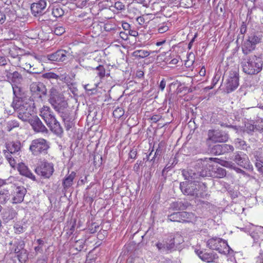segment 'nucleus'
<instances>
[{"instance_id": "obj_1", "label": "nucleus", "mask_w": 263, "mask_h": 263, "mask_svg": "<svg viewBox=\"0 0 263 263\" xmlns=\"http://www.w3.org/2000/svg\"><path fill=\"white\" fill-rule=\"evenodd\" d=\"M210 161H214L222 165L228 166V162L217 158L200 159L196 161L194 165L195 170H189L182 171V175L185 179L192 181V180L198 178L199 176L204 177L213 175L210 171L211 166L210 165Z\"/></svg>"}, {"instance_id": "obj_2", "label": "nucleus", "mask_w": 263, "mask_h": 263, "mask_svg": "<svg viewBox=\"0 0 263 263\" xmlns=\"http://www.w3.org/2000/svg\"><path fill=\"white\" fill-rule=\"evenodd\" d=\"M262 59L254 54L243 58L241 62L243 71L248 74L258 73L262 70Z\"/></svg>"}, {"instance_id": "obj_3", "label": "nucleus", "mask_w": 263, "mask_h": 263, "mask_svg": "<svg viewBox=\"0 0 263 263\" xmlns=\"http://www.w3.org/2000/svg\"><path fill=\"white\" fill-rule=\"evenodd\" d=\"M49 92L48 101L56 111L62 113L67 109L68 104L55 87H52Z\"/></svg>"}, {"instance_id": "obj_4", "label": "nucleus", "mask_w": 263, "mask_h": 263, "mask_svg": "<svg viewBox=\"0 0 263 263\" xmlns=\"http://www.w3.org/2000/svg\"><path fill=\"white\" fill-rule=\"evenodd\" d=\"M28 100L20 102H12V106L17 112V117L23 121H29L30 120L32 109L30 106L27 102Z\"/></svg>"}, {"instance_id": "obj_5", "label": "nucleus", "mask_w": 263, "mask_h": 263, "mask_svg": "<svg viewBox=\"0 0 263 263\" xmlns=\"http://www.w3.org/2000/svg\"><path fill=\"white\" fill-rule=\"evenodd\" d=\"M48 142L43 138L33 140L29 146L31 154L35 156L46 155L49 148Z\"/></svg>"}, {"instance_id": "obj_6", "label": "nucleus", "mask_w": 263, "mask_h": 263, "mask_svg": "<svg viewBox=\"0 0 263 263\" xmlns=\"http://www.w3.org/2000/svg\"><path fill=\"white\" fill-rule=\"evenodd\" d=\"M206 245L210 249L216 250L220 254H227L230 252V247L227 241L219 237H214L209 239Z\"/></svg>"}, {"instance_id": "obj_7", "label": "nucleus", "mask_w": 263, "mask_h": 263, "mask_svg": "<svg viewBox=\"0 0 263 263\" xmlns=\"http://www.w3.org/2000/svg\"><path fill=\"white\" fill-rule=\"evenodd\" d=\"M206 186L203 183L198 182H181L180 184V188L184 195L191 196H198V192L201 189L205 191Z\"/></svg>"}, {"instance_id": "obj_8", "label": "nucleus", "mask_w": 263, "mask_h": 263, "mask_svg": "<svg viewBox=\"0 0 263 263\" xmlns=\"http://www.w3.org/2000/svg\"><path fill=\"white\" fill-rule=\"evenodd\" d=\"M54 171L53 164L45 160L39 163L35 169L36 174L44 179H49Z\"/></svg>"}, {"instance_id": "obj_9", "label": "nucleus", "mask_w": 263, "mask_h": 263, "mask_svg": "<svg viewBox=\"0 0 263 263\" xmlns=\"http://www.w3.org/2000/svg\"><path fill=\"white\" fill-rule=\"evenodd\" d=\"M32 96L34 98L42 99L47 95V90L46 86L41 82H33L30 86Z\"/></svg>"}, {"instance_id": "obj_10", "label": "nucleus", "mask_w": 263, "mask_h": 263, "mask_svg": "<svg viewBox=\"0 0 263 263\" xmlns=\"http://www.w3.org/2000/svg\"><path fill=\"white\" fill-rule=\"evenodd\" d=\"M71 53L69 50L59 49L57 51L49 54L47 55V59L52 62H63L71 56Z\"/></svg>"}, {"instance_id": "obj_11", "label": "nucleus", "mask_w": 263, "mask_h": 263, "mask_svg": "<svg viewBox=\"0 0 263 263\" xmlns=\"http://www.w3.org/2000/svg\"><path fill=\"white\" fill-rule=\"evenodd\" d=\"M239 85V74L236 71H231L226 84V91L230 93L235 90Z\"/></svg>"}, {"instance_id": "obj_12", "label": "nucleus", "mask_w": 263, "mask_h": 263, "mask_svg": "<svg viewBox=\"0 0 263 263\" xmlns=\"http://www.w3.org/2000/svg\"><path fill=\"white\" fill-rule=\"evenodd\" d=\"M229 139V135L224 132L218 130H209L208 140L214 142H224Z\"/></svg>"}, {"instance_id": "obj_13", "label": "nucleus", "mask_w": 263, "mask_h": 263, "mask_svg": "<svg viewBox=\"0 0 263 263\" xmlns=\"http://www.w3.org/2000/svg\"><path fill=\"white\" fill-rule=\"evenodd\" d=\"M233 160L244 168L249 170L252 168L248 156L242 152L235 153Z\"/></svg>"}, {"instance_id": "obj_14", "label": "nucleus", "mask_w": 263, "mask_h": 263, "mask_svg": "<svg viewBox=\"0 0 263 263\" xmlns=\"http://www.w3.org/2000/svg\"><path fill=\"white\" fill-rule=\"evenodd\" d=\"M40 116L43 119L47 125H50L52 121H55L56 119L51 108L47 106H44L40 109Z\"/></svg>"}, {"instance_id": "obj_15", "label": "nucleus", "mask_w": 263, "mask_h": 263, "mask_svg": "<svg viewBox=\"0 0 263 263\" xmlns=\"http://www.w3.org/2000/svg\"><path fill=\"white\" fill-rule=\"evenodd\" d=\"M48 0H39L31 5V10L34 16L40 15L44 13L47 6Z\"/></svg>"}, {"instance_id": "obj_16", "label": "nucleus", "mask_w": 263, "mask_h": 263, "mask_svg": "<svg viewBox=\"0 0 263 263\" xmlns=\"http://www.w3.org/2000/svg\"><path fill=\"white\" fill-rule=\"evenodd\" d=\"M28 122L36 133H47L48 132L47 128L37 117H33Z\"/></svg>"}, {"instance_id": "obj_17", "label": "nucleus", "mask_w": 263, "mask_h": 263, "mask_svg": "<svg viewBox=\"0 0 263 263\" xmlns=\"http://www.w3.org/2000/svg\"><path fill=\"white\" fill-rule=\"evenodd\" d=\"M26 192V189L23 186L15 187L13 190V203H18L22 202L24 200Z\"/></svg>"}, {"instance_id": "obj_18", "label": "nucleus", "mask_w": 263, "mask_h": 263, "mask_svg": "<svg viewBox=\"0 0 263 263\" xmlns=\"http://www.w3.org/2000/svg\"><path fill=\"white\" fill-rule=\"evenodd\" d=\"M63 7L62 4L59 3H54L48 7V10L51 12L52 15L55 18H59L62 17L64 14Z\"/></svg>"}, {"instance_id": "obj_19", "label": "nucleus", "mask_w": 263, "mask_h": 263, "mask_svg": "<svg viewBox=\"0 0 263 263\" xmlns=\"http://www.w3.org/2000/svg\"><path fill=\"white\" fill-rule=\"evenodd\" d=\"M12 86L13 95L14 96L13 102H16L18 101L22 102L28 100L26 98L24 93L23 92L22 89L20 86L16 85H12Z\"/></svg>"}, {"instance_id": "obj_20", "label": "nucleus", "mask_w": 263, "mask_h": 263, "mask_svg": "<svg viewBox=\"0 0 263 263\" xmlns=\"http://www.w3.org/2000/svg\"><path fill=\"white\" fill-rule=\"evenodd\" d=\"M64 123V126L67 130H69L73 125V123L70 117V113L67 109L63 111L62 113H59Z\"/></svg>"}, {"instance_id": "obj_21", "label": "nucleus", "mask_w": 263, "mask_h": 263, "mask_svg": "<svg viewBox=\"0 0 263 263\" xmlns=\"http://www.w3.org/2000/svg\"><path fill=\"white\" fill-rule=\"evenodd\" d=\"M9 244L11 246V251L14 252L15 253H19L20 251L25 249V243L21 238L15 239L13 242H11Z\"/></svg>"}, {"instance_id": "obj_22", "label": "nucleus", "mask_w": 263, "mask_h": 263, "mask_svg": "<svg viewBox=\"0 0 263 263\" xmlns=\"http://www.w3.org/2000/svg\"><path fill=\"white\" fill-rule=\"evenodd\" d=\"M6 148L10 154H17L21 150V143L18 141L10 142L6 144Z\"/></svg>"}, {"instance_id": "obj_23", "label": "nucleus", "mask_w": 263, "mask_h": 263, "mask_svg": "<svg viewBox=\"0 0 263 263\" xmlns=\"http://www.w3.org/2000/svg\"><path fill=\"white\" fill-rule=\"evenodd\" d=\"M76 177V173L73 171L65 177L62 182V185L65 190H67L73 184V180Z\"/></svg>"}, {"instance_id": "obj_24", "label": "nucleus", "mask_w": 263, "mask_h": 263, "mask_svg": "<svg viewBox=\"0 0 263 263\" xmlns=\"http://www.w3.org/2000/svg\"><path fill=\"white\" fill-rule=\"evenodd\" d=\"M47 126L49 127L51 130L58 136L61 137L62 136L63 129L56 119H55V121H52V123Z\"/></svg>"}, {"instance_id": "obj_25", "label": "nucleus", "mask_w": 263, "mask_h": 263, "mask_svg": "<svg viewBox=\"0 0 263 263\" xmlns=\"http://www.w3.org/2000/svg\"><path fill=\"white\" fill-rule=\"evenodd\" d=\"M199 256L202 260L207 262H214L218 258L217 254L214 252L201 253Z\"/></svg>"}, {"instance_id": "obj_26", "label": "nucleus", "mask_w": 263, "mask_h": 263, "mask_svg": "<svg viewBox=\"0 0 263 263\" xmlns=\"http://www.w3.org/2000/svg\"><path fill=\"white\" fill-rule=\"evenodd\" d=\"M211 166L210 167V171L213 175H210V176H214L216 178H222L226 176V171L225 169L222 167H217L214 168L213 166L210 164Z\"/></svg>"}, {"instance_id": "obj_27", "label": "nucleus", "mask_w": 263, "mask_h": 263, "mask_svg": "<svg viewBox=\"0 0 263 263\" xmlns=\"http://www.w3.org/2000/svg\"><path fill=\"white\" fill-rule=\"evenodd\" d=\"M18 171L21 175L30 178L33 180H35V176L31 172L27 166L25 165L24 164L19 165Z\"/></svg>"}, {"instance_id": "obj_28", "label": "nucleus", "mask_w": 263, "mask_h": 263, "mask_svg": "<svg viewBox=\"0 0 263 263\" xmlns=\"http://www.w3.org/2000/svg\"><path fill=\"white\" fill-rule=\"evenodd\" d=\"M255 47L256 46L251 42L250 40L247 39L244 41L242 45V51L243 54L247 55L254 50Z\"/></svg>"}, {"instance_id": "obj_29", "label": "nucleus", "mask_w": 263, "mask_h": 263, "mask_svg": "<svg viewBox=\"0 0 263 263\" xmlns=\"http://www.w3.org/2000/svg\"><path fill=\"white\" fill-rule=\"evenodd\" d=\"M7 78L13 82H20L23 78L22 75L17 71H14L12 73L6 70Z\"/></svg>"}, {"instance_id": "obj_30", "label": "nucleus", "mask_w": 263, "mask_h": 263, "mask_svg": "<svg viewBox=\"0 0 263 263\" xmlns=\"http://www.w3.org/2000/svg\"><path fill=\"white\" fill-rule=\"evenodd\" d=\"M196 217L193 213L181 212V222H192L195 220Z\"/></svg>"}, {"instance_id": "obj_31", "label": "nucleus", "mask_w": 263, "mask_h": 263, "mask_svg": "<svg viewBox=\"0 0 263 263\" xmlns=\"http://www.w3.org/2000/svg\"><path fill=\"white\" fill-rule=\"evenodd\" d=\"M177 237L179 239H181V237L179 235H177L176 236L172 234L169 235L168 238L165 241V244L166 245L167 250H172L175 247V243H176L175 239L177 238Z\"/></svg>"}, {"instance_id": "obj_32", "label": "nucleus", "mask_w": 263, "mask_h": 263, "mask_svg": "<svg viewBox=\"0 0 263 263\" xmlns=\"http://www.w3.org/2000/svg\"><path fill=\"white\" fill-rule=\"evenodd\" d=\"M15 215L16 212L12 209H8L3 213V219L7 222L13 219Z\"/></svg>"}, {"instance_id": "obj_33", "label": "nucleus", "mask_w": 263, "mask_h": 263, "mask_svg": "<svg viewBox=\"0 0 263 263\" xmlns=\"http://www.w3.org/2000/svg\"><path fill=\"white\" fill-rule=\"evenodd\" d=\"M262 35L258 32L251 34L248 37V40L251 41L255 46L261 42Z\"/></svg>"}, {"instance_id": "obj_34", "label": "nucleus", "mask_w": 263, "mask_h": 263, "mask_svg": "<svg viewBox=\"0 0 263 263\" xmlns=\"http://www.w3.org/2000/svg\"><path fill=\"white\" fill-rule=\"evenodd\" d=\"M191 204L187 201H177L173 203V208L175 210H184Z\"/></svg>"}, {"instance_id": "obj_35", "label": "nucleus", "mask_w": 263, "mask_h": 263, "mask_svg": "<svg viewBox=\"0 0 263 263\" xmlns=\"http://www.w3.org/2000/svg\"><path fill=\"white\" fill-rule=\"evenodd\" d=\"M28 57H18L19 61L20 64L24 66V69H26L27 71L30 73H36V72L35 71H29V69L31 68L32 66L30 63H28L27 62Z\"/></svg>"}, {"instance_id": "obj_36", "label": "nucleus", "mask_w": 263, "mask_h": 263, "mask_svg": "<svg viewBox=\"0 0 263 263\" xmlns=\"http://www.w3.org/2000/svg\"><path fill=\"white\" fill-rule=\"evenodd\" d=\"M150 52L145 50H136L134 51L132 55L135 58L142 59L148 57Z\"/></svg>"}, {"instance_id": "obj_37", "label": "nucleus", "mask_w": 263, "mask_h": 263, "mask_svg": "<svg viewBox=\"0 0 263 263\" xmlns=\"http://www.w3.org/2000/svg\"><path fill=\"white\" fill-rule=\"evenodd\" d=\"M15 254H17V257L21 263H25L28 259V253L26 249L20 251L19 253H16Z\"/></svg>"}, {"instance_id": "obj_38", "label": "nucleus", "mask_w": 263, "mask_h": 263, "mask_svg": "<svg viewBox=\"0 0 263 263\" xmlns=\"http://www.w3.org/2000/svg\"><path fill=\"white\" fill-rule=\"evenodd\" d=\"M104 29L107 32H116L119 30V28L117 26L115 23L108 22L104 25Z\"/></svg>"}, {"instance_id": "obj_39", "label": "nucleus", "mask_w": 263, "mask_h": 263, "mask_svg": "<svg viewBox=\"0 0 263 263\" xmlns=\"http://www.w3.org/2000/svg\"><path fill=\"white\" fill-rule=\"evenodd\" d=\"M234 144L236 148L247 150V145L246 142L241 138H236L234 140Z\"/></svg>"}, {"instance_id": "obj_40", "label": "nucleus", "mask_w": 263, "mask_h": 263, "mask_svg": "<svg viewBox=\"0 0 263 263\" xmlns=\"http://www.w3.org/2000/svg\"><path fill=\"white\" fill-rule=\"evenodd\" d=\"M254 123L252 121L247 122L245 124V132L249 134L252 135L253 132L256 130V125H254Z\"/></svg>"}, {"instance_id": "obj_41", "label": "nucleus", "mask_w": 263, "mask_h": 263, "mask_svg": "<svg viewBox=\"0 0 263 263\" xmlns=\"http://www.w3.org/2000/svg\"><path fill=\"white\" fill-rule=\"evenodd\" d=\"M168 219L171 221L181 222V212H174L168 215Z\"/></svg>"}, {"instance_id": "obj_42", "label": "nucleus", "mask_w": 263, "mask_h": 263, "mask_svg": "<svg viewBox=\"0 0 263 263\" xmlns=\"http://www.w3.org/2000/svg\"><path fill=\"white\" fill-rule=\"evenodd\" d=\"M221 146L222 154L233 152L234 151V147L233 145L223 144H221Z\"/></svg>"}, {"instance_id": "obj_43", "label": "nucleus", "mask_w": 263, "mask_h": 263, "mask_svg": "<svg viewBox=\"0 0 263 263\" xmlns=\"http://www.w3.org/2000/svg\"><path fill=\"white\" fill-rule=\"evenodd\" d=\"M19 126L18 122L16 120H11L8 122L7 124V130L10 132L15 127Z\"/></svg>"}, {"instance_id": "obj_44", "label": "nucleus", "mask_w": 263, "mask_h": 263, "mask_svg": "<svg viewBox=\"0 0 263 263\" xmlns=\"http://www.w3.org/2000/svg\"><path fill=\"white\" fill-rule=\"evenodd\" d=\"M43 77L45 79L51 80L55 79L58 80L59 78V76L53 72H47L43 74Z\"/></svg>"}, {"instance_id": "obj_45", "label": "nucleus", "mask_w": 263, "mask_h": 263, "mask_svg": "<svg viewBox=\"0 0 263 263\" xmlns=\"http://www.w3.org/2000/svg\"><path fill=\"white\" fill-rule=\"evenodd\" d=\"M96 70L98 71L97 75L101 78H103L105 75V69L103 66L99 65L96 68Z\"/></svg>"}, {"instance_id": "obj_46", "label": "nucleus", "mask_w": 263, "mask_h": 263, "mask_svg": "<svg viewBox=\"0 0 263 263\" xmlns=\"http://www.w3.org/2000/svg\"><path fill=\"white\" fill-rule=\"evenodd\" d=\"M14 229L15 230V233L17 234L23 233L25 230V228L20 223H15L14 225Z\"/></svg>"}, {"instance_id": "obj_47", "label": "nucleus", "mask_w": 263, "mask_h": 263, "mask_svg": "<svg viewBox=\"0 0 263 263\" xmlns=\"http://www.w3.org/2000/svg\"><path fill=\"white\" fill-rule=\"evenodd\" d=\"M212 152L216 155H222L221 144L214 145L212 149Z\"/></svg>"}, {"instance_id": "obj_48", "label": "nucleus", "mask_w": 263, "mask_h": 263, "mask_svg": "<svg viewBox=\"0 0 263 263\" xmlns=\"http://www.w3.org/2000/svg\"><path fill=\"white\" fill-rule=\"evenodd\" d=\"M124 115V111L121 108H117L113 111V116L116 118H120Z\"/></svg>"}, {"instance_id": "obj_49", "label": "nucleus", "mask_w": 263, "mask_h": 263, "mask_svg": "<svg viewBox=\"0 0 263 263\" xmlns=\"http://www.w3.org/2000/svg\"><path fill=\"white\" fill-rule=\"evenodd\" d=\"M157 249L161 252L167 251L165 242H158L156 244Z\"/></svg>"}, {"instance_id": "obj_50", "label": "nucleus", "mask_w": 263, "mask_h": 263, "mask_svg": "<svg viewBox=\"0 0 263 263\" xmlns=\"http://www.w3.org/2000/svg\"><path fill=\"white\" fill-rule=\"evenodd\" d=\"M65 31V28L62 26H58L54 30V34L57 35H62Z\"/></svg>"}, {"instance_id": "obj_51", "label": "nucleus", "mask_w": 263, "mask_h": 263, "mask_svg": "<svg viewBox=\"0 0 263 263\" xmlns=\"http://www.w3.org/2000/svg\"><path fill=\"white\" fill-rule=\"evenodd\" d=\"M168 30V27L165 24L160 25L158 28V31L160 33H163Z\"/></svg>"}, {"instance_id": "obj_52", "label": "nucleus", "mask_w": 263, "mask_h": 263, "mask_svg": "<svg viewBox=\"0 0 263 263\" xmlns=\"http://www.w3.org/2000/svg\"><path fill=\"white\" fill-rule=\"evenodd\" d=\"M4 153L5 154L6 158L9 161L10 165H12L14 163V161L13 159H12L9 152H7V151L6 150H4Z\"/></svg>"}, {"instance_id": "obj_53", "label": "nucleus", "mask_w": 263, "mask_h": 263, "mask_svg": "<svg viewBox=\"0 0 263 263\" xmlns=\"http://www.w3.org/2000/svg\"><path fill=\"white\" fill-rule=\"evenodd\" d=\"M114 7L118 10H123L125 8L124 5H123L122 2L119 1H118L115 3Z\"/></svg>"}, {"instance_id": "obj_54", "label": "nucleus", "mask_w": 263, "mask_h": 263, "mask_svg": "<svg viewBox=\"0 0 263 263\" xmlns=\"http://www.w3.org/2000/svg\"><path fill=\"white\" fill-rule=\"evenodd\" d=\"M255 157L257 161L263 163V150H261L259 153L256 152Z\"/></svg>"}, {"instance_id": "obj_55", "label": "nucleus", "mask_w": 263, "mask_h": 263, "mask_svg": "<svg viewBox=\"0 0 263 263\" xmlns=\"http://www.w3.org/2000/svg\"><path fill=\"white\" fill-rule=\"evenodd\" d=\"M9 199V196L7 194L0 193V202L1 203H4Z\"/></svg>"}, {"instance_id": "obj_56", "label": "nucleus", "mask_w": 263, "mask_h": 263, "mask_svg": "<svg viewBox=\"0 0 263 263\" xmlns=\"http://www.w3.org/2000/svg\"><path fill=\"white\" fill-rule=\"evenodd\" d=\"M247 30V25H246V23L244 22H243L241 25L240 30V33L242 35V38H243V37H244L243 35L246 33Z\"/></svg>"}, {"instance_id": "obj_57", "label": "nucleus", "mask_w": 263, "mask_h": 263, "mask_svg": "<svg viewBox=\"0 0 263 263\" xmlns=\"http://www.w3.org/2000/svg\"><path fill=\"white\" fill-rule=\"evenodd\" d=\"M9 59L4 56H0V66H5L7 64Z\"/></svg>"}, {"instance_id": "obj_58", "label": "nucleus", "mask_w": 263, "mask_h": 263, "mask_svg": "<svg viewBox=\"0 0 263 263\" xmlns=\"http://www.w3.org/2000/svg\"><path fill=\"white\" fill-rule=\"evenodd\" d=\"M255 263H263V252L260 253L259 256L256 258Z\"/></svg>"}, {"instance_id": "obj_59", "label": "nucleus", "mask_w": 263, "mask_h": 263, "mask_svg": "<svg viewBox=\"0 0 263 263\" xmlns=\"http://www.w3.org/2000/svg\"><path fill=\"white\" fill-rule=\"evenodd\" d=\"M137 156V151L136 149H132L129 153V157L131 159H135Z\"/></svg>"}, {"instance_id": "obj_60", "label": "nucleus", "mask_w": 263, "mask_h": 263, "mask_svg": "<svg viewBox=\"0 0 263 263\" xmlns=\"http://www.w3.org/2000/svg\"><path fill=\"white\" fill-rule=\"evenodd\" d=\"M141 161H137L134 166V170L135 172H139L140 170V165L141 164Z\"/></svg>"}, {"instance_id": "obj_61", "label": "nucleus", "mask_w": 263, "mask_h": 263, "mask_svg": "<svg viewBox=\"0 0 263 263\" xmlns=\"http://www.w3.org/2000/svg\"><path fill=\"white\" fill-rule=\"evenodd\" d=\"M256 130L259 132L263 130V119H261L259 123L256 125Z\"/></svg>"}, {"instance_id": "obj_62", "label": "nucleus", "mask_w": 263, "mask_h": 263, "mask_svg": "<svg viewBox=\"0 0 263 263\" xmlns=\"http://www.w3.org/2000/svg\"><path fill=\"white\" fill-rule=\"evenodd\" d=\"M160 119L161 116L160 115H154L151 118V120L155 123L159 121Z\"/></svg>"}, {"instance_id": "obj_63", "label": "nucleus", "mask_w": 263, "mask_h": 263, "mask_svg": "<svg viewBox=\"0 0 263 263\" xmlns=\"http://www.w3.org/2000/svg\"><path fill=\"white\" fill-rule=\"evenodd\" d=\"M119 35L120 37L124 40H127L128 39V34L124 32H120Z\"/></svg>"}, {"instance_id": "obj_64", "label": "nucleus", "mask_w": 263, "mask_h": 263, "mask_svg": "<svg viewBox=\"0 0 263 263\" xmlns=\"http://www.w3.org/2000/svg\"><path fill=\"white\" fill-rule=\"evenodd\" d=\"M6 21L5 14L0 12V25L3 24Z\"/></svg>"}]
</instances>
